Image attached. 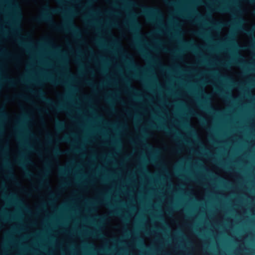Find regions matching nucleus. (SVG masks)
I'll return each mask as SVG.
<instances>
[{
	"label": "nucleus",
	"instance_id": "35",
	"mask_svg": "<svg viewBox=\"0 0 255 255\" xmlns=\"http://www.w3.org/2000/svg\"><path fill=\"white\" fill-rule=\"evenodd\" d=\"M111 25H112V26H116V23H111Z\"/></svg>",
	"mask_w": 255,
	"mask_h": 255
},
{
	"label": "nucleus",
	"instance_id": "18",
	"mask_svg": "<svg viewBox=\"0 0 255 255\" xmlns=\"http://www.w3.org/2000/svg\"><path fill=\"white\" fill-rule=\"evenodd\" d=\"M17 97L19 98H20L21 99H23V100H24L25 101L30 102L29 99L26 96H25L23 95H19L17 96Z\"/></svg>",
	"mask_w": 255,
	"mask_h": 255
},
{
	"label": "nucleus",
	"instance_id": "34",
	"mask_svg": "<svg viewBox=\"0 0 255 255\" xmlns=\"http://www.w3.org/2000/svg\"><path fill=\"white\" fill-rule=\"evenodd\" d=\"M113 213L114 214H118V213L116 211H114L113 212Z\"/></svg>",
	"mask_w": 255,
	"mask_h": 255
},
{
	"label": "nucleus",
	"instance_id": "24",
	"mask_svg": "<svg viewBox=\"0 0 255 255\" xmlns=\"http://www.w3.org/2000/svg\"><path fill=\"white\" fill-rule=\"evenodd\" d=\"M85 83L86 84V85H87L88 86H93L92 83L89 80L86 81Z\"/></svg>",
	"mask_w": 255,
	"mask_h": 255
},
{
	"label": "nucleus",
	"instance_id": "29",
	"mask_svg": "<svg viewBox=\"0 0 255 255\" xmlns=\"http://www.w3.org/2000/svg\"><path fill=\"white\" fill-rule=\"evenodd\" d=\"M237 63L240 64L242 66H244L245 64L244 62H237Z\"/></svg>",
	"mask_w": 255,
	"mask_h": 255
},
{
	"label": "nucleus",
	"instance_id": "2",
	"mask_svg": "<svg viewBox=\"0 0 255 255\" xmlns=\"http://www.w3.org/2000/svg\"><path fill=\"white\" fill-rule=\"evenodd\" d=\"M37 96L42 101L50 106L51 109L53 110H56L58 112H62L66 110V108L65 106L62 104L58 105H55L51 99L47 98L45 96V93L42 90H39L37 92Z\"/></svg>",
	"mask_w": 255,
	"mask_h": 255
},
{
	"label": "nucleus",
	"instance_id": "22",
	"mask_svg": "<svg viewBox=\"0 0 255 255\" xmlns=\"http://www.w3.org/2000/svg\"><path fill=\"white\" fill-rule=\"evenodd\" d=\"M217 92L219 94L222 95L223 96L225 97L226 96V93H225V92H224L222 90H221L220 89H218Z\"/></svg>",
	"mask_w": 255,
	"mask_h": 255
},
{
	"label": "nucleus",
	"instance_id": "37",
	"mask_svg": "<svg viewBox=\"0 0 255 255\" xmlns=\"http://www.w3.org/2000/svg\"><path fill=\"white\" fill-rule=\"evenodd\" d=\"M220 23H217L216 24V27H217L219 25Z\"/></svg>",
	"mask_w": 255,
	"mask_h": 255
},
{
	"label": "nucleus",
	"instance_id": "25",
	"mask_svg": "<svg viewBox=\"0 0 255 255\" xmlns=\"http://www.w3.org/2000/svg\"><path fill=\"white\" fill-rule=\"evenodd\" d=\"M202 107L207 109V110H210L213 109L212 107H211L210 106H209L208 105L205 106V107L202 106Z\"/></svg>",
	"mask_w": 255,
	"mask_h": 255
},
{
	"label": "nucleus",
	"instance_id": "43",
	"mask_svg": "<svg viewBox=\"0 0 255 255\" xmlns=\"http://www.w3.org/2000/svg\"><path fill=\"white\" fill-rule=\"evenodd\" d=\"M35 253H37V251H34Z\"/></svg>",
	"mask_w": 255,
	"mask_h": 255
},
{
	"label": "nucleus",
	"instance_id": "1",
	"mask_svg": "<svg viewBox=\"0 0 255 255\" xmlns=\"http://www.w3.org/2000/svg\"><path fill=\"white\" fill-rule=\"evenodd\" d=\"M59 12V9L51 8L48 6H46L45 7L44 10L40 15L36 17L34 19V20L37 22H48L57 31L69 30L71 31L76 37H81V35L80 29L75 25L72 20L69 17L66 18L65 23L63 25H58L54 23L51 16V14L58 13Z\"/></svg>",
	"mask_w": 255,
	"mask_h": 255
},
{
	"label": "nucleus",
	"instance_id": "14",
	"mask_svg": "<svg viewBox=\"0 0 255 255\" xmlns=\"http://www.w3.org/2000/svg\"><path fill=\"white\" fill-rule=\"evenodd\" d=\"M53 153L55 155H59L63 153V152L57 147L54 148Z\"/></svg>",
	"mask_w": 255,
	"mask_h": 255
},
{
	"label": "nucleus",
	"instance_id": "32",
	"mask_svg": "<svg viewBox=\"0 0 255 255\" xmlns=\"http://www.w3.org/2000/svg\"><path fill=\"white\" fill-rule=\"evenodd\" d=\"M2 220H3L4 221H7V217H6L5 216H3V218H2Z\"/></svg>",
	"mask_w": 255,
	"mask_h": 255
},
{
	"label": "nucleus",
	"instance_id": "27",
	"mask_svg": "<svg viewBox=\"0 0 255 255\" xmlns=\"http://www.w3.org/2000/svg\"><path fill=\"white\" fill-rule=\"evenodd\" d=\"M168 4H170V5H174L176 4V3L175 2L173 1H168Z\"/></svg>",
	"mask_w": 255,
	"mask_h": 255
},
{
	"label": "nucleus",
	"instance_id": "8",
	"mask_svg": "<svg viewBox=\"0 0 255 255\" xmlns=\"http://www.w3.org/2000/svg\"><path fill=\"white\" fill-rule=\"evenodd\" d=\"M3 167L7 171V172H8V174L6 177L8 178H11V179L14 178V176L13 172L12 171V170L10 169L9 164L7 162H5Z\"/></svg>",
	"mask_w": 255,
	"mask_h": 255
},
{
	"label": "nucleus",
	"instance_id": "12",
	"mask_svg": "<svg viewBox=\"0 0 255 255\" xmlns=\"http://www.w3.org/2000/svg\"><path fill=\"white\" fill-rule=\"evenodd\" d=\"M24 175L26 178H30L34 176L33 173L27 169H24Z\"/></svg>",
	"mask_w": 255,
	"mask_h": 255
},
{
	"label": "nucleus",
	"instance_id": "7",
	"mask_svg": "<svg viewBox=\"0 0 255 255\" xmlns=\"http://www.w3.org/2000/svg\"><path fill=\"white\" fill-rule=\"evenodd\" d=\"M46 80L51 83L52 84H55V85H59V84H65L66 85V83L64 82L63 80H60V79H56L52 77H49L47 78H46Z\"/></svg>",
	"mask_w": 255,
	"mask_h": 255
},
{
	"label": "nucleus",
	"instance_id": "44",
	"mask_svg": "<svg viewBox=\"0 0 255 255\" xmlns=\"http://www.w3.org/2000/svg\"><path fill=\"white\" fill-rule=\"evenodd\" d=\"M1 227V225L0 224V228Z\"/></svg>",
	"mask_w": 255,
	"mask_h": 255
},
{
	"label": "nucleus",
	"instance_id": "42",
	"mask_svg": "<svg viewBox=\"0 0 255 255\" xmlns=\"http://www.w3.org/2000/svg\"><path fill=\"white\" fill-rule=\"evenodd\" d=\"M130 63L132 65H133V62H130Z\"/></svg>",
	"mask_w": 255,
	"mask_h": 255
},
{
	"label": "nucleus",
	"instance_id": "21",
	"mask_svg": "<svg viewBox=\"0 0 255 255\" xmlns=\"http://www.w3.org/2000/svg\"><path fill=\"white\" fill-rule=\"evenodd\" d=\"M245 33L247 34V35H251L253 34L254 33V31L253 30H246L245 31Z\"/></svg>",
	"mask_w": 255,
	"mask_h": 255
},
{
	"label": "nucleus",
	"instance_id": "9",
	"mask_svg": "<svg viewBox=\"0 0 255 255\" xmlns=\"http://www.w3.org/2000/svg\"><path fill=\"white\" fill-rule=\"evenodd\" d=\"M216 10L220 12H227L230 10V8L228 6L225 5H221L216 7Z\"/></svg>",
	"mask_w": 255,
	"mask_h": 255
},
{
	"label": "nucleus",
	"instance_id": "39",
	"mask_svg": "<svg viewBox=\"0 0 255 255\" xmlns=\"http://www.w3.org/2000/svg\"><path fill=\"white\" fill-rule=\"evenodd\" d=\"M221 78H223V79H226V77H224V76H221Z\"/></svg>",
	"mask_w": 255,
	"mask_h": 255
},
{
	"label": "nucleus",
	"instance_id": "41",
	"mask_svg": "<svg viewBox=\"0 0 255 255\" xmlns=\"http://www.w3.org/2000/svg\"><path fill=\"white\" fill-rule=\"evenodd\" d=\"M147 145H148V146H150V145H149L148 144H146V143H145V144H144V146H147Z\"/></svg>",
	"mask_w": 255,
	"mask_h": 255
},
{
	"label": "nucleus",
	"instance_id": "40",
	"mask_svg": "<svg viewBox=\"0 0 255 255\" xmlns=\"http://www.w3.org/2000/svg\"><path fill=\"white\" fill-rule=\"evenodd\" d=\"M185 126H187V127H189V126L188 124H186Z\"/></svg>",
	"mask_w": 255,
	"mask_h": 255
},
{
	"label": "nucleus",
	"instance_id": "16",
	"mask_svg": "<svg viewBox=\"0 0 255 255\" xmlns=\"http://www.w3.org/2000/svg\"><path fill=\"white\" fill-rule=\"evenodd\" d=\"M69 141H70L69 138L68 136H65L61 138V139H60L58 140V142H68Z\"/></svg>",
	"mask_w": 255,
	"mask_h": 255
},
{
	"label": "nucleus",
	"instance_id": "5",
	"mask_svg": "<svg viewBox=\"0 0 255 255\" xmlns=\"http://www.w3.org/2000/svg\"><path fill=\"white\" fill-rule=\"evenodd\" d=\"M16 163L18 164L19 165L22 166H24L26 164H30L31 163V161L30 159L26 157L24 155H21L20 159H17L16 161Z\"/></svg>",
	"mask_w": 255,
	"mask_h": 255
},
{
	"label": "nucleus",
	"instance_id": "28",
	"mask_svg": "<svg viewBox=\"0 0 255 255\" xmlns=\"http://www.w3.org/2000/svg\"><path fill=\"white\" fill-rule=\"evenodd\" d=\"M196 34L199 36H203V33L200 32H197Z\"/></svg>",
	"mask_w": 255,
	"mask_h": 255
},
{
	"label": "nucleus",
	"instance_id": "10",
	"mask_svg": "<svg viewBox=\"0 0 255 255\" xmlns=\"http://www.w3.org/2000/svg\"><path fill=\"white\" fill-rule=\"evenodd\" d=\"M183 44L188 49H191L193 50L196 49V47L190 42L183 41Z\"/></svg>",
	"mask_w": 255,
	"mask_h": 255
},
{
	"label": "nucleus",
	"instance_id": "31",
	"mask_svg": "<svg viewBox=\"0 0 255 255\" xmlns=\"http://www.w3.org/2000/svg\"><path fill=\"white\" fill-rule=\"evenodd\" d=\"M237 57L238 58H240V59H243V57H242V56H241V55L240 54H238L237 55Z\"/></svg>",
	"mask_w": 255,
	"mask_h": 255
},
{
	"label": "nucleus",
	"instance_id": "11",
	"mask_svg": "<svg viewBox=\"0 0 255 255\" xmlns=\"http://www.w3.org/2000/svg\"><path fill=\"white\" fill-rule=\"evenodd\" d=\"M65 126V123L63 121L58 120L56 123V128L59 130H62Z\"/></svg>",
	"mask_w": 255,
	"mask_h": 255
},
{
	"label": "nucleus",
	"instance_id": "23",
	"mask_svg": "<svg viewBox=\"0 0 255 255\" xmlns=\"http://www.w3.org/2000/svg\"><path fill=\"white\" fill-rule=\"evenodd\" d=\"M66 174V171L65 169L64 168H62L60 169V174L61 175H65Z\"/></svg>",
	"mask_w": 255,
	"mask_h": 255
},
{
	"label": "nucleus",
	"instance_id": "38",
	"mask_svg": "<svg viewBox=\"0 0 255 255\" xmlns=\"http://www.w3.org/2000/svg\"><path fill=\"white\" fill-rule=\"evenodd\" d=\"M135 77H136V78H139V76L138 75H135L134 76Z\"/></svg>",
	"mask_w": 255,
	"mask_h": 255
},
{
	"label": "nucleus",
	"instance_id": "36",
	"mask_svg": "<svg viewBox=\"0 0 255 255\" xmlns=\"http://www.w3.org/2000/svg\"><path fill=\"white\" fill-rule=\"evenodd\" d=\"M3 198H4L5 200H7V199H8V198H7V196H6L5 195H4V196H3Z\"/></svg>",
	"mask_w": 255,
	"mask_h": 255
},
{
	"label": "nucleus",
	"instance_id": "30",
	"mask_svg": "<svg viewBox=\"0 0 255 255\" xmlns=\"http://www.w3.org/2000/svg\"><path fill=\"white\" fill-rule=\"evenodd\" d=\"M20 44L26 47H27L28 46L26 44H25L24 43L21 42H20Z\"/></svg>",
	"mask_w": 255,
	"mask_h": 255
},
{
	"label": "nucleus",
	"instance_id": "4",
	"mask_svg": "<svg viewBox=\"0 0 255 255\" xmlns=\"http://www.w3.org/2000/svg\"><path fill=\"white\" fill-rule=\"evenodd\" d=\"M126 26L128 27L135 35L137 36H139V30L140 28V25L138 21L133 16L129 18L128 22L126 24Z\"/></svg>",
	"mask_w": 255,
	"mask_h": 255
},
{
	"label": "nucleus",
	"instance_id": "3",
	"mask_svg": "<svg viewBox=\"0 0 255 255\" xmlns=\"http://www.w3.org/2000/svg\"><path fill=\"white\" fill-rule=\"evenodd\" d=\"M142 13L147 18L149 21L154 22L157 18H161V14L159 10L156 8L144 7Z\"/></svg>",
	"mask_w": 255,
	"mask_h": 255
},
{
	"label": "nucleus",
	"instance_id": "17",
	"mask_svg": "<svg viewBox=\"0 0 255 255\" xmlns=\"http://www.w3.org/2000/svg\"><path fill=\"white\" fill-rule=\"evenodd\" d=\"M236 23L233 24H232L233 25H236L237 26H239L240 22H242L243 21V19L240 18H236Z\"/></svg>",
	"mask_w": 255,
	"mask_h": 255
},
{
	"label": "nucleus",
	"instance_id": "15",
	"mask_svg": "<svg viewBox=\"0 0 255 255\" xmlns=\"http://www.w3.org/2000/svg\"><path fill=\"white\" fill-rule=\"evenodd\" d=\"M136 47L139 49V50L140 51L141 54L143 55V56L146 57L148 55L147 54V53L142 49L140 48V47L138 45H136Z\"/></svg>",
	"mask_w": 255,
	"mask_h": 255
},
{
	"label": "nucleus",
	"instance_id": "33",
	"mask_svg": "<svg viewBox=\"0 0 255 255\" xmlns=\"http://www.w3.org/2000/svg\"><path fill=\"white\" fill-rule=\"evenodd\" d=\"M129 89L131 90H133L134 92H136V91L131 86L129 87Z\"/></svg>",
	"mask_w": 255,
	"mask_h": 255
},
{
	"label": "nucleus",
	"instance_id": "13",
	"mask_svg": "<svg viewBox=\"0 0 255 255\" xmlns=\"http://www.w3.org/2000/svg\"><path fill=\"white\" fill-rule=\"evenodd\" d=\"M6 81L7 82L8 85L11 87L14 86L15 84V81L12 79H7Z\"/></svg>",
	"mask_w": 255,
	"mask_h": 255
},
{
	"label": "nucleus",
	"instance_id": "6",
	"mask_svg": "<svg viewBox=\"0 0 255 255\" xmlns=\"http://www.w3.org/2000/svg\"><path fill=\"white\" fill-rule=\"evenodd\" d=\"M152 127L154 128H156L159 130H164L168 135H169L172 133L171 130L169 128H167L164 125L161 124H160L157 126L152 125Z\"/></svg>",
	"mask_w": 255,
	"mask_h": 255
},
{
	"label": "nucleus",
	"instance_id": "20",
	"mask_svg": "<svg viewBox=\"0 0 255 255\" xmlns=\"http://www.w3.org/2000/svg\"><path fill=\"white\" fill-rule=\"evenodd\" d=\"M7 117L6 114L4 112H1L0 113V118H5Z\"/></svg>",
	"mask_w": 255,
	"mask_h": 255
},
{
	"label": "nucleus",
	"instance_id": "26",
	"mask_svg": "<svg viewBox=\"0 0 255 255\" xmlns=\"http://www.w3.org/2000/svg\"><path fill=\"white\" fill-rule=\"evenodd\" d=\"M100 203H104L105 204L107 205V206H109V207H111V206L108 203L106 200L105 201H100Z\"/></svg>",
	"mask_w": 255,
	"mask_h": 255
},
{
	"label": "nucleus",
	"instance_id": "19",
	"mask_svg": "<svg viewBox=\"0 0 255 255\" xmlns=\"http://www.w3.org/2000/svg\"><path fill=\"white\" fill-rule=\"evenodd\" d=\"M195 13L196 14H197V15L198 17V18L197 19V21L203 20V17L198 11H195Z\"/></svg>",
	"mask_w": 255,
	"mask_h": 255
}]
</instances>
